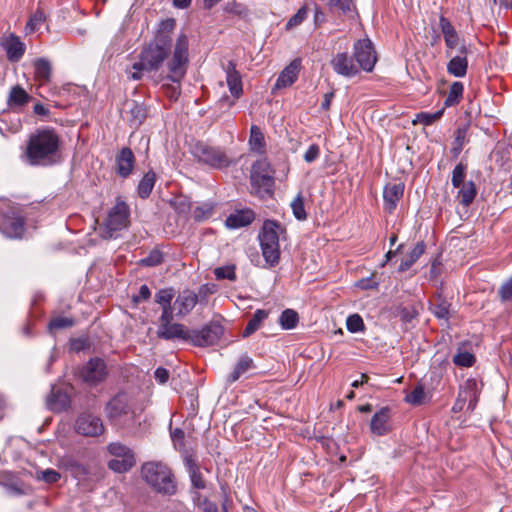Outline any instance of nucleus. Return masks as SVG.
Instances as JSON below:
<instances>
[{
	"label": "nucleus",
	"instance_id": "obj_1",
	"mask_svg": "<svg viewBox=\"0 0 512 512\" xmlns=\"http://www.w3.org/2000/svg\"><path fill=\"white\" fill-rule=\"evenodd\" d=\"M59 145L60 139L54 130H39L29 139L25 153L26 160L31 165L53 164L56 161Z\"/></svg>",
	"mask_w": 512,
	"mask_h": 512
},
{
	"label": "nucleus",
	"instance_id": "obj_2",
	"mask_svg": "<svg viewBox=\"0 0 512 512\" xmlns=\"http://www.w3.org/2000/svg\"><path fill=\"white\" fill-rule=\"evenodd\" d=\"M145 482L158 493L173 495L176 492V482L171 469L162 462H147L141 469Z\"/></svg>",
	"mask_w": 512,
	"mask_h": 512
},
{
	"label": "nucleus",
	"instance_id": "obj_3",
	"mask_svg": "<svg viewBox=\"0 0 512 512\" xmlns=\"http://www.w3.org/2000/svg\"><path fill=\"white\" fill-rule=\"evenodd\" d=\"M439 27L446 45L447 55L451 58L448 64H467V47L452 22L444 17L439 18Z\"/></svg>",
	"mask_w": 512,
	"mask_h": 512
},
{
	"label": "nucleus",
	"instance_id": "obj_4",
	"mask_svg": "<svg viewBox=\"0 0 512 512\" xmlns=\"http://www.w3.org/2000/svg\"><path fill=\"white\" fill-rule=\"evenodd\" d=\"M107 418L115 425L129 426L136 421L137 413L125 394H118L105 408Z\"/></svg>",
	"mask_w": 512,
	"mask_h": 512
},
{
	"label": "nucleus",
	"instance_id": "obj_5",
	"mask_svg": "<svg viewBox=\"0 0 512 512\" xmlns=\"http://www.w3.org/2000/svg\"><path fill=\"white\" fill-rule=\"evenodd\" d=\"M281 230V226L277 222L267 220L259 235L263 257L270 265L276 264L279 260V233Z\"/></svg>",
	"mask_w": 512,
	"mask_h": 512
},
{
	"label": "nucleus",
	"instance_id": "obj_6",
	"mask_svg": "<svg viewBox=\"0 0 512 512\" xmlns=\"http://www.w3.org/2000/svg\"><path fill=\"white\" fill-rule=\"evenodd\" d=\"M251 184L260 197L270 195L274 185L273 171L266 159L256 161L252 166Z\"/></svg>",
	"mask_w": 512,
	"mask_h": 512
},
{
	"label": "nucleus",
	"instance_id": "obj_7",
	"mask_svg": "<svg viewBox=\"0 0 512 512\" xmlns=\"http://www.w3.org/2000/svg\"><path fill=\"white\" fill-rule=\"evenodd\" d=\"M129 216L130 211L128 205L118 198L115 205L109 210L107 218L103 223V237L113 238L115 232L127 228L129 225Z\"/></svg>",
	"mask_w": 512,
	"mask_h": 512
},
{
	"label": "nucleus",
	"instance_id": "obj_8",
	"mask_svg": "<svg viewBox=\"0 0 512 512\" xmlns=\"http://www.w3.org/2000/svg\"><path fill=\"white\" fill-rule=\"evenodd\" d=\"M193 154L199 162L216 169L226 168L231 163L229 157L223 150L203 143H197L194 146Z\"/></svg>",
	"mask_w": 512,
	"mask_h": 512
},
{
	"label": "nucleus",
	"instance_id": "obj_9",
	"mask_svg": "<svg viewBox=\"0 0 512 512\" xmlns=\"http://www.w3.org/2000/svg\"><path fill=\"white\" fill-rule=\"evenodd\" d=\"M173 314L161 315L159 317V324L157 328V336L165 340L181 339L188 341L189 329L180 323H174Z\"/></svg>",
	"mask_w": 512,
	"mask_h": 512
},
{
	"label": "nucleus",
	"instance_id": "obj_10",
	"mask_svg": "<svg viewBox=\"0 0 512 512\" xmlns=\"http://www.w3.org/2000/svg\"><path fill=\"white\" fill-rule=\"evenodd\" d=\"M222 335V327L216 324L207 325L201 330H190L188 342L195 346H211L218 342Z\"/></svg>",
	"mask_w": 512,
	"mask_h": 512
},
{
	"label": "nucleus",
	"instance_id": "obj_11",
	"mask_svg": "<svg viewBox=\"0 0 512 512\" xmlns=\"http://www.w3.org/2000/svg\"><path fill=\"white\" fill-rule=\"evenodd\" d=\"M75 429L81 435L96 437L104 432V425L98 416L82 413L76 420Z\"/></svg>",
	"mask_w": 512,
	"mask_h": 512
},
{
	"label": "nucleus",
	"instance_id": "obj_12",
	"mask_svg": "<svg viewBox=\"0 0 512 512\" xmlns=\"http://www.w3.org/2000/svg\"><path fill=\"white\" fill-rule=\"evenodd\" d=\"M197 302L198 295L190 289H184L175 298L172 313L175 311L177 317H184L194 309Z\"/></svg>",
	"mask_w": 512,
	"mask_h": 512
},
{
	"label": "nucleus",
	"instance_id": "obj_13",
	"mask_svg": "<svg viewBox=\"0 0 512 512\" xmlns=\"http://www.w3.org/2000/svg\"><path fill=\"white\" fill-rule=\"evenodd\" d=\"M106 375V365L104 361L99 358L91 359L82 371L84 381L90 384H97L103 381Z\"/></svg>",
	"mask_w": 512,
	"mask_h": 512
},
{
	"label": "nucleus",
	"instance_id": "obj_14",
	"mask_svg": "<svg viewBox=\"0 0 512 512\" xmlns=\"http://www.w3.org/2000/svg\"><path fill=\"white\" fill-rule=\"evenodd\" d=\"M354 56L358 64H376L377 54L369 39L358 40L354 45Z\"/></svg>",
	"mask_w": 512,
	"mask_h": 512
},
{
	"label": "nucleus",
	"instance_id": "obj_15",
	"mask_svg": "<svg viewBox=\"0 0 512 512\" xmlns=\"http://www.w3.org/2000/svg\"><path fill=\"white\" fill-rule=\"evenodd\" d=\"M9 238H19L24 233V219L19 215H6L0 227Z\"/></svg>",
	"mask_w": 512,
	"mask_h": 512
},
{
	"label": "nucleus",
	"instance_id": "obj_16",
	"mask_svg": "<svg viewBox=\"0 0 512 512\" xmlns=\"http://www.w3.org/2000/svg\"><path fill=\"white\" fill-rule=\"evenodd\" d=\"M404 184L402 183H388L383 191V198L385 203V209L388 212H392L400 199L403 197Z\"/></svg>",
	"mask_w": 512,
	"mask_h": 512
},
{
	"label": "nucleus",
	"instance_id": "obj_17",
	"mask_svg": "<svg viewBox=\"0 0 512 512\" xmlns=\"http://www.w3.org/2000/svg\"><path fill=\"white\" fill-rule=\"evenodd\" d=\"M135 164V157L130 148H123L116 156V171L126 178L131 175Z\"/></svg>",
	"mask_w": 512,
	"mask_h": 512
},
{
	"label": "nucleus",
	"instance_id": "obj_18",
	"mask_svg": "<svg viewBox=\"0 0 512 512\" xmlns=\"http://www.w3.org/2000/svg\"><path fill=\"white\" fill-rule=\"evenodd\" d=\"M2 47L7 53V57L12 62H17L25 51V44L15 35H9L2 41Z\"/></svg>",
	"mask_w": 512,
	"mask_h": 512
},
{
	"label": "nucleus",
	"instance_id": "obj_19",
	"mask_svg": "<svg viewBox=\"0 0 512 512\" xmlns=\"http://www.w3.org/2000/svg\"><path fill=\"white\" fill-rule=\"evenodd\" d=\"M459 403H467V409L473 410L478 402L477 383L473 379L467 380L461 387L459 395Z\"/></svg>",
	"mask_w": 512,
	"mask_h": 512
},
{
	"label": "nucleus",
	"instance_id": "obj_20",
	"mask_svg": "<svg viewBox=\"0 0 512 512\" xmlns=\"http://www.w3.org/2000/svg\"><path fill=\"white\" fill-rule=\"evenodd\" d=\"M166 57V50L158 44H150L141 53L139 64H161Z\"/></svg>",
	"mask_w": 512,
	"mask_h": 512
},
{
	"label": "nucleus",
	"instance_id": "obj_21",
	"mask_svg": "<svg viewBox=\"0 0 512 512\" xmlns=\"http://www.w3.org/2000/svg\"><path fill=\"white\" fill-rule=\"evenodd\" d=\"M70 404V397L67 392L57 387H52L51 393L47 398V406L52 411H62Z\"/></svg>",
	"mask_w": 512,
	"mask_h": 512
},
{
	"label": "nucleus",
	"instance_id": "obj_22",
	"mask_svg": "<svg viewBox=\"0 0 512 512\" xmlns=\"http://www.w3.org/2000/svg\"><path fill=\"white\" fill-rule=\"evenodd\" d=\"M253 220L254 213L252 210H240L230 214L225 221V225L230 229H238L248 226Z\"/></svg>",
	"mask_w": 512,
	"mask_h": 512
},
{
	"label": "nucleus",
	"instance_id": "obj_23",
	"mask_svg": "<svg viewBox=\"0 0 512 512\" xmlns=\"http://www.w3.org/2000/svg\"><path fill=\"white\" fill-rule=\"evenodd\" d=\"M388 420L389 410L387 408H382L379 412L375 413L371 419V431L379 436L386 434L389 430Z\"/></svg>",
	"mask_w": 512,
	"mask_h": 512
},
{
	"label": "nucleus",
	"instance_id": "obj_24",
	"mask_svg": "<svg viewBox=\"0 0 512 512\" xmlns=\"http://www.w3.org/2000/svg\"><path fill=\"white\" fill-rule=\"evenodd\" d=\"M226 81L232 96L239 98L243 92L242 79L239 72L235 70V66H227Z\"/></svg>",
	"mask_w": 512,
	"mask_h": 512
},
{
	"label": "nucleus",
	"instance_id": "obj_25",
	"mask_svg": "<svg viewBox=\"0 0 512 512\" xmlns=\"http://www.w3.org/2000/svg\"><path fill=\"white\" fill-rule=\"evenodd\" d=\"M254 368V362L248 355H243L237 361L233 371L227 377L229 383L236 382L242 375Z\"/></svg>",
	"mask_w": 512,
	"mask_h": 512
},
{
	"label": "nucleus",
	"instance_id": "obj_26",
	"mask_svg": "<svg viewBox=\"0 0 512 512\" xmlns=\"http://www.w3.org/2000/svg\"><path fill=\"white\" fill-rule=\"evenodd\" d=\"M299 75L298 66H286L279 75L274 88L282 89L291 86Z\"/></svg>",
	"mask_w": 512,
	"mask_h": 512
},
{
	"label": "nucleus",
	"instance_id": "obj_27",
	"mask_svg": "<svg viewBox=\"0 0 512 512\" xmlns=\"http://www.w3.org/2000/svg\"><path fill=\"white\" fill-rule=\"evenodd\" d=\"M175 296V291L173 288H164L160 289L155 294V302L158 303L162 307V314L165 315L172 313V307L171 302Z\"/></svg>",
	"mask_w": 512,
	"mask_h": 512
},
{
	"label": "nucleus",
	"instance_id": "obj_28",
	"mask_svg": "<svg viewBox=\"0 0 512 512\" xmlns=\"http://www.w3.org/2000/svg\"><path fill=\"white\" fill-rule=\"evenodd\" d=\"M249 146L253 152L259 154L265 153V137L261 129L256 125H252L250 128Z\"/></svg>",
	"mask_w": 512,
	"mask_h": 512
},
{
	"label": "nucleus",
	"instance_id": "obj_29",
	"mask_svg": "<svg viewBox=\"0 0 512 512\" xmlns=\"http://www.w3.org/2000/svg\"><path fill=\"white\" fill-rule=\"evenodd\" d=\"M46 21L47 14L41 7H38L36 11L30 16L25 26L26 34H33L38 32L40 28L46 24Z\"/></svg>",
	"mask_w": 512,
	"mask_h": 512
},
{
	"label": "nucleus",
	"instance_id": "obj_30",
	"mask_svg": "<svg viewBox=\"0 0 512 512\" xmlns=\"http://www.w3.org/2000/svg\"><path fill=\"white\" fill-rule=\"evenodd\" d=\"M188 54V38L185 34H181L174 48V64H187Z\"/></svg>",
	"mask_w": 512,
	"mask_h": 512
},
{
	"label": "nucleus",
	"instance_id": "obj_31",
	"mask_svg": "<svg viewBox=\"0 0 512 512\" xmlns=\"http://www.w3.org/2000/svg\"><path fill=\"white\" fill-rule=\"evenodd\" d=\"M459 188L460 189L457 194L458 201L464 206L470 205L473 202V200L477 194V190H476V186H475L474 182H472V181L465 182Z\"/></svg>",
	"mask_w": 512,
	"mask_h": 512
},
{
	"label": "nucleus",
	"instance_id": "obj_32",
	"mask_svg": "<svg viewBox=\"0 0 512 512\" xmlns=\"http://www.w3.org/2000/svg\"><path fill=\"white\" fill-rule=\"evenodd\" d=\"M156 182V175L153 171H148L138 184V195L145 199L151 194Z\"/></svg>",
	"mask_w": 512,
	"mask_h": 512
},
{
	"label": "nucleus",
	"instance_id": "obj_33",
	"mask_svg": "<svg viewBox=\"0 0 512 512\" xmlns=\"http://www.w3.org/2000/svg\"><path fill=\"white\" fill-rule=\"evenodd\" d=\"M31 97L28 93L20 86H14L8 97V104L10 107H21L25 105Z\"/></svg>",
	"mask_w": 512,
	"mask_h": 512
},
{
	"label": "nucleus",
	"instance_id": "obj_34",
	"mask_svg": "<svg viewBox=\"0 0 512 512\" xmlns=\"http://www.w3.org/2000/svg\"><path fill=\"white\" fill-rule=\"evenodd\" d=\"M425 251V245L423 242H419L415 245V247L411 250L409 255L402 260L399 271L404 272L407 271L424 253Z\"/></svg>",
	"mask_w": 512,
	"mask_h": 512
},
{
	"label": "nucleus",
	"instance_id": "obj_35",
	"mask_svg": "<svg viewBox=\"0 0 512 512\" xmlns=\"http://www.w3.org/2000/svg\"><path fill=\"white\" fill-rule=\"evenodd\" d=\"M268 317V312L266 310H257L253 314V317L249 320L247 326L243 331V336L248 337L256 330H258L261 326V323Z\"/></svg>",
	"mask_w": 512,
	"mask_h": 512
},
{
	"label": "nucleus",
	"instance_id": "obj_36",
	"mask_svg": "<svg viewBox=\"0 0 512 512\" xmlns=\"http://www.w3.org/2000/svg\"><path fill=\"white\" fill-rule=\"evenodd\" d=\"M135 464L134 456H126V458H113L108 462V467L117 472L123 473L130 470Z\"/></svg>",
	"mask_w": 512,
	"mask_h": 512
},
{
	"label": "nucleus",
	"instance_id": "obj_37",
	"mask_svg": "<svg viewBox=\"0 0 512 512\" xmlns=\"http://www.w3.org/2000/svg\"><path fill=\"white\" fill-rule=\"evenodd\" d=\"M464 87L459 81L453 82L450 86L449 93L444 101L446 107H451L460 102L463 96Z\"/></svg>",
	"mask_w": 512,
	"mask_h": 512
},
{
	"label": "nucleus",
	"instance_id": "obj_38",
	"mask_svg": "<svg viewBox=\"0 0 512 512\" xmlns=\"http://www.w3.org/2000/svg\"><path fill=\"white\" fill-rule=\"evenodd\" d=\"M361 67L364 68L365 72L370 73L373 71L374 66H334L337 74L348 79H353L359 76L361 73Z\"/></svg>",
	"mask_w": 512,
	"mask_h": 512
},
{
	"label": "nucleus",
	"instance_id": "obj_39",
	"mask_svg": "<svg viewBox=\"0 0 512 512\" xmlns=\"http://www.w3.org/2000/svg\"><path fill=\"white\" fill-rule=\"evenodd\" d=\"M299 321V317L296 311L292 309H286L282 312L279 318L281 327L285 330H290L296 327Z\"/></svg>",
	"mask_w": 512,
	"mask_h": 512
},
{
	"label": "nucleus",
	"instance_id": "obj_40",
	"mask_svg": "<svg viewBox=\"0 0 512 512\" xmlns=\"http://www.w3.org/2000/svg\"><path fill=\"white\" fill-rule=\"evenodd\" d=\"M293 215L299 221H304L307 219V213L304 205V197L301 193H298L297 196L293 199L290 204Z\"/></svg>",
	"mask_w": 512,
	"mask_h": 512
},
{
	"label": "nucleus",
	"instance_id": "obj_41",
	"mask_svg": "<svg viewBox=\"0 0 512 512\" xmlns=\"http://www.w3.org/2000/svg\"><path fill=\"white\" fill-rule=\"evenodd\" d=\"M213 205L211 203H203L193 210V217L196 221H203L208 219L213 214Z\"/></svg>",
	"mask_w": 512,
	"mask_h": 512
},
{
	"label": "nucleus",
	"instance_id": "obj_42",
	"mask_svg": "<svg viewBox=\"0 0 512 512\" xmlns=\"http://www.w3.org/2000/svg\"><path fill=\"white\" fill-rule=\"evenodd\" d=\"M443 115V110H439L435 113H419L416 115V118L413 120V124H423L425 126L431 125L435 121L441 118Z\"/></svg>",
	"mask_w": 512,
	"mask_h": 512
},
{
	"label": "nucleus",
	"instance_id": "obj_43",
	"mask_svg": "<svg viewBox=\"0 0 512 512\" xmlns=\"http://www.w3.org/2000/svg\"><path fill=\"white\" fill-rule=\"evenodd\" d=\"M108 451L114 458L134 456L133 452L128 447L118 442L109 444Z\"/></svg>",
	"mask_w": 512,
	"mask_h": 512
},
{
	"label": "nucleus",
	"instance_id": "obj_44",
	"mask_svg": "<svg viewBox=\"0 0 512 512\" xmlns=\"http://www.w3.org/2000/svg\"><path fill=\"white\" fill-rule=\"evenodd\" d=\"M466 142V130L463 128H458L455 132V139L453 142L452 153L455 157H457L462 151Z\"/></svg>",
	"mask_w": 512,
	"mask_h": 512
},
{
	"label": "nucleus",
	"instance_id": "obj_45",
	"mask_svg": "<svg viewBox=\"0 0 512 512\" xmlns=\"http://www.w3.org/2000/svg\"><path fill=\"white\" fill-rule=\"evenodd\" d=\"M425 392L422 386H416L408 395L405 397V401L412 405H420L424 402Z\"/></svg>",
	"mask_w": 512,
	"mask_h": 512
},
{
	"label": "nucleus",
	"instance_id": "obj_46",
	"mask_svg": "<svg viewBox=\"0 0 512 512\" xmlns=\"http://www.w3.org/2000/svg\"><path fill=\"white\" fill-rule=\"evenodd\" d=\"M465 172H466V165L463 163H459L455 166V168L452 171V185L455 188H459L461 185H463L464 178H465Z\"/></svg>",
	"mask_w": 512,
	"mask_h": 512
},
{
	"label": "nucleus",
	"instance_id": "obj_47",
	"mask_svg": "<svg viewBox=\"0 0 512 512\" xmlns=\"http://www.w3.org/2000/svg\"><path fill=\"white\" fill-rule=\"evenodd\" d=\"M474 361H475L474 355L467 351H460L453 358V362L456 365L462 366V367H470L473 365Z\"/></svg>",
	"mask_w": 512,
	"mask_h": 512
},
{
	"label": "nucleus",
	"instance_id": "obj_48",
	"mask_svg": "<svg viewBox=\"0 0 512 512\" xmlns=\"http://www.w3.org/2000/svg\"><path fill=\"white\" fill-rule=\"evenodd\" d=\"M215 277L217 279H228L234 281L236 279L235 266L234 265H226L223 267H218L214 270Z\"/></svg>",
	"mask_w": 512,
	"mask_h": 512
},
{
	"label": "nucleus",
	"instance_id": "obj_49",
	"mask_svg": "<svg viewBox=\"0 0 512 512\" xmlns=\"http://www.w3.org/2000/svg\"><path fill=\"white\" fill-rule=\"evenodd\" d=\"M346 326L350 332L356 333L364 329V322L361 316L358 314H352L347 318Z\"/></svg>",
	"mask_w": 512,
	"mask_h": 512
},
{
	"label": "nucleus",
	"instance_id": "obj_50",
	"mask_svg": "<svg viewBox=\"0 0 512 512\" xmlns=\"http://www.w3.org/2000/svg\"><path fill=\"white\" fill-rule=\"evenodd\" d=\"M163 262V254L160 250L154 249L149 255L141 259L140 263L144 266H157Z\"/></svg>",
	"mask_w": 512,
	"mask_h": 512
},
{
	"label": "nucleus",
	"instance_id": "obj_51",
	"mask_svg": "<svg viewBox=\"0 0 512 512\" xmlns=\"http://www.w3.org/2000/svg\"><path fill=\"white\" fill-rule=\"evenodd\" d=\"M308 10L305 6L301 7L286 23V29L290 30L299 26L307 17Z\"/></svg>",
	"mask_w": 512,
	"mask_h": 512
},
{
	"label": "nucleus",
	"instance_id": "obj_52",
	"mask_svg": "<svg viewBox=\"0 0 512 512\" xmlns=\"http://www.w3.org/2000/svg\"><path fill=\"white\" fill-rule=\"evenodd\" d=\"M2 485L9 495H21L24 493L23 486L18 480L9 479L2 482Z\"/></svg>",
	"mask_w": 512,
	"mask_h": 512
},
{
	"label": "nucleus",
	"instance_id": "obj_53",
	"mask_svg": "<svg viewBox=\"0 0 512 512\" xmlns=\"http://www.w3.org/2000/svg\"><path fill=\"white\" fill-rule=\"evenodd\" d=\"M73 324L74 322L71 318L58 316L50 321L48 328L52 331L56 329L68 328L71 327Z\"/></svg>",
	"mask_w": 512,
	"mask_h": 512
},
{
	"label": "nucleus",
	"instance_id": "obj_54",
	"mask_svg": "<svg viewBox=\"0 0 512 512\" xmlns=\"http://www.w3.org/2000/svg\"><path fill=\"white\" fill-rule=\"evenodd\" d=\"M159 66H132V70H127L126 73L128 77L133 80H138L141 78L142 73L147 72L151 73L156 70Z\"/></svg>",
	"mask_w": 512,
	"mask_h": 512
},
{
	"label": "nucleus",
	"instance_id": "obj_55",
	"mask_svg": "<svg viewBox=\"0 0 512 512\" xmlns=\"http://www.w3.org/2000/svg\"><path fill=\"white\" fill-rule=\"evenodd\" d=\"M190 479L192 482V485L196 489H204L205 488V481L199 471V469L195 466L190 467Z\"/></svg>",
	"mask_w": 512,
	"mask_h": 512
},
{
	"label": "nucleus",
	"instance_id": "obj_56",
	"mask_svg": "<svg viewBox=\"0 0 512 512\" xmlns=\"http://www.w3.org/2000/svg\"><path fill=\"white\" fill-rule=\"evenodd\" d=\"M131 114L133 115L132 124L135 126L140 125L145 118V110L138 104H133V107L131 108Z\"/></svg>",
	"mask_w": 512,
	"mask_h": 512
},
{
	"label": "nucleus",
	"instance_id": "obj_57",
	"mask_svg": "<svg viewBox=\"0 0 512 512\" xmlns=\"http://www.w3.org/2000/svg\"><path fill=\"white\" fill-rule=\"evenodd\" d=\"M328 6L331 9L337 8L345 13L352 9V0H329Z\"/></svg>",
	"mask_w": 512,
	"mask_h": 512
},
{
	"label": "nucleus",
	"instance_id": "obj_58",
	"mask_svg": "<svg viewBox=\"0 0 512 512\" xmlns=\"http://www.w3.org/2000/svg\"><path fill=\"white\" fill-rule=\"evenodd\" d=\"M60 477V473L53 469H46L41 472V479L47 483H56Z\"/></svg>",
	"mask_w": 512,
	"mask_h": 512
},
{
	"label": "nucleus",
	"instance_id": "obj_59",
	"mask_svg": "<svg viewBox=\"0 0 512 512\" xmlns=\"http://www.w3.org/2000/svg\"><path fill=\"white\" fill-rule=\"evenodd\" d=\"M499 295L504 301L509 300L512 297V277L502 284L499 289Z\"/></svg>",
	"mask_w": 512,
	"mask_h": 512
},
{
	"label": "nucleus",
	"instance_id": "obj_60",
	"mask_svg": "<svg viewBox=\"0 0 512 512\" xmlns=\"http://www.w3.org/2000/svg\"><path fill=\"white\" fill-rule=\"evenodd\" d=\"M320 154L319 146L316 144L311 145L308 150L304 154V160L307 163H312L315 161Z\"/></svg>",
	"mask_w": 512,
	"mask_h": 512
},
{
	"label": "nucleus",
	"instance_id": "obj_61",
	"mask_svg": "<svg viewBox=\"0 0 512 512\" xmlns=\"http://www.w3.org/2000/svg\"><path fill=\"white\" fill-rule=\"evenodd\" d=\"M168 77L173 81H178L185 74V66H168Z\"/></svg>",
	"mask_w": 512,
	"mask_h": 512
},
{
	"label": "nucleus",
	"instance_id": "obj_62",
	"mask_svg": "<svg viewBox=\"0 0 512 512\" xmlns=\"http://www.w3.org/2000/svg\"><path fill=\"white\" fill-rule=\"evenodd\" d=\"M154 377L160 384H164L169 379V372L165 368L159 367L155 370Z\"/></svg>",
	"mask_w": 512,
	"mask_h": 512
},
{
	"label": "nucleus",
	"instance_id": "obj_63",
	"mask_svg": "<svg viewBox=\"0 0 512 512\" xmlns=\"http://www.w3.org/2000/svg\"><path fill=\"white\" fill-rule=\"evenodd\" d=\"M150 295H151V292H150L149 287L147 285H142L139 289L138 295L134 296L133 300H134V302L138 303L142 300L149 299Z\"/></svg>",
	"mask_w": 512,
	"mask_h": 512
},
{
	"label": "nucleus",
	"instance_id": "obj_64",
	"mask_svg": "<svg viewBox=\"0 0 512 512\" xmlns=\"http://www.w3.org/2000/svg\"><path fill=\"white\" fill-rule=\"evenodd\" d=\"M35 75L42 80H48L50 75V66H35Z\"/></svg>",
	"mask_w": 512,
	"mask_h": 512
}]
</instances>
